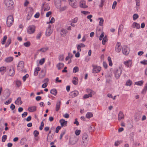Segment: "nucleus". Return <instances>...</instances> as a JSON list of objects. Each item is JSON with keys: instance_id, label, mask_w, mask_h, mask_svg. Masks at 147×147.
Wrapping results in <instances>:
<instances>
[{"instance_id": "nucleus-22", "label": "nucleus", "mask_w": 147, "mask_h": 147, "mask_svg": "<svg viewBox=\"0 0 147 147\" xmlns=\"http://www.w3.org/2000/svg\"><path fill=\"white\" fill-rule=\"evenodd\" d=\"M52 32V30L51 29L47 28L45 32V35L46 36H50Z\"/></svg>"}, {"instance_id": "nucleus-36", "label": "nucleus", "mask_w": 147, "mask_h": 147, "mask_svg": "<svg viewBox=\"0 0 147 147\" xmlns=\"http://www.w3.org/2000/svg\"><path fill=\"white\" fill-rule=\"evenodd\" d=\"M107 59L109 62V65L110 66H111L113 65V63L110 57L108 56Z\"/></svg>"}, {"instance_id": "nucleus-41", "label": "nucleus", "mask_w": 147, "mask_h": 147, "mask_svg": "<svg viewBox=\"0 0 147 147\" xmlns=\"http://www.w3.org/2000/svg\"><path fill=\"white\" fill-rule=\"evenodd\" d=\"M79 70V68L78 67L76 66L74 67L73 69V72L74 73H75L76 72L78 71Z\"/></svg>"}, {"instance_id": "nucleus-43", "label": "nucleus", "mask_w": 147, "mask_h": 147, "mask_svg": "<svg viewBox=\"0 0 147 147\" xmlns=\"http://www.w3.org/2000/svg\"><path fill=\"white\" fill-rule=\"evenodd\" d=\"M7 38V36L6 35L4 36L3 38V41L1 42L2 45H3L5 42Z\"/></svg>"}, {"instance_id": "nucleus-27", "label": "nucleus", "mask_w": 147, "mask_h": 147, "mask_svg": "<svg viewBox=\"0 0 147 147\" xmlns=\"http://www.w3.org/2000/svg\"><path fill=\"white\" fill-rule=\"evenodd\" d=\"M67 32L66 30H65L63 29H62L61 31V35L62 36H65L66 35Z\"/></svg>"}, {"instance_id": "nucleus-61", "label": "nucleus", "mask_w": 147, "mask_h": 147, "mask_svg": "<svg viewBox=\"0 0 147 147\" xmlns=\"http://www.w3.org/2000/svg\"><path fill=\"white\" fill-rule=\"evenodd\" d=\"M12 101V99L11 98H9L7 101H6L5 102V104L6 105H8L11 103Z\"/></svg>"}, {"instance_id": "nucleus-53", "label": "nucleus", "mask_w": 147, "mask_h": 147, "mask_svg": "<svg viewBox=\"0 0 147 147\" xmlns=\"http://www.w3.org/2000/svg\"><path fill=\"white\" fill-rule=\"evenodd\" d=\"M103 65L105 69H107L108 67V65L107 63L105 61H103Z\"/></svg>"}, {"instance_id": "nucleus-15", "label": "nucleus", "mask_w": 147, "mask_h": 147, "mask_svg": "<svg viewBox=\"0 0 147 147\" xmlns=\"http://www.w3.org/2000/svg\"><path fill=\"white\" fill-rule=\"evenodd\" d=\"M80 5L81 7L84 8H86L88 7V6L86 5V1L84 0L80 1Z\"/></svg>"}, {"instance_id": "nucleus-28", "label": "nucleus", "mask_w": 147, "mask_h": 147, "mask_svg": "<svg viewBox=\"0 0 147 147\" xmlns=\"http://www.w3.org/2000/svg\"><path fill=\"white\" fill-rule=\"evenodd\" d=\"M50 93L54 96H56L57 94V90L55 88L52 89L50 91Z\"/></svg>"}, {"instance_id": "nucleus-11", "label": "nucleus", "mask_w": 147, "mask_h": 147, "mask_svg": "<svg viewBox=\"0 0 147 147\" xmlns=\"http://www.w3.org/2000/svg\"><path fill=\"white\" fill-rule=\"evenodd\" d=\"M121 49V43L120 42H117L115 48V50L116 51L117 53H119L120 52Z\"/></svg>"}, {"instance_id": "nucleus-55", "label": "nucleus", "mask_w": 147, "mask_h": 147, "mask_svg": "<svg viewBox=\"0 0 147 147\" xmlns=\"http://www.w3.org/2000/svg\"><path fill=\"white\" fill-rule=\"evenodd\" d=\"M80 130H76L75 131V134L77 136L79 135L80 134Z\"/></svg>"}, {"instance_id": "nucleus-25", "label": "nucleus", "mask_w": 147, "mask_h": 147, "mask_svg": "<svg viewBox=\"0 0 147 147\" xmlns=\"http://www.w3.org/2000/svg\"><path fill=\"white\" fill-rule=\"evenodd\" d=\"M13 58L12 57H9L6 58L5 59V61L6 63H9L13 60Z\"/></svg>"}, {"instance_id": "nucleus-40", "label": "nucleus", "mask_w": 147, "mask_h": 147, "mask_svg": "<svg viewBox=\"0 0 147 147\" xmlns=\"http://www.w3.org/2000/svg\"><path fill=\"white\" fill-rule=\"evenodd\" d=\"M31 43L30 41H27L24 43V45L26 47H29L30 46Z\"/></svg>"}, {"instance_id": "nucleus-12", "label": "nucleus", "mask_w": 147, "mask_h": 147, "mask_svg": "<svg viewBox=\"0 0 147 147\" xmlns=\"http://www.w3.org/2000/svg\"><path fill=\"white\" fill-rule=\"evenodd\" d=\"M42 9L44 8L45 11H47L50 10V7L48 3H44L42 5Z\"/></svg>"}, {"instance_id": "nucleus-54", "label": "nucleus", "mask_w": 147, "mask_h": 147, "mask_svg": "<svg viewBox=\"0 0 147 147\" xmlns=\"http://www.w3.org/2000/svg\"><path fill=\"white\" fill-rule=\"evenodd\" d=\"M16 84L17 86L19 87L21 85V81H17L16 82Z\"/></svg>"}, {"instance_id": "nucleus-7", "label": "nucleus", "mask_w": 147, "mask_h": 147, "mask_svg": "<svg viewBox=\"0 0 147 147\" xmlns=\"http://www.w3.org/2000/svg\"><path fill=\"white\" fill-rule=\"evenodd\" d=\"M35 30V27L34 25L29 26L27 29V32L29 34L33 33Z\"/></svg>"}, {"instance_id": "nucleus-45", "label": "nucleus", "mask_w": 147, "mask_h": 147, "mask_svg": "<svg viewBox=\"0 0 147 147\" xmlns=\"http://www.w3.org/2000/svg\"><path fill=\"white\" fill-rule=\"evenodd\" d=\"M26 140H27L26 138H23L21 140L20 143L21 144H24L26 143Z\"/></svg>"}, {"instance_id": "nucleus-50", "label": "nucleus", "mask_w": 147, "mask_h": 147, "mask_svg": "<svg viewBox=\"0 0 147 147\" xmlns=\"http://www.w3.org/2000/svg\"><path fill=\"white\" fill-rule=\"evenodd\" d=\"M7 136L6 135H3L2 138V141L3 142H5L7 139Z\"/></svg>"}, {"instance_id": "nucleus-5", "label": "nucleus", "mask_w": 147, "mask_h": 147, "mask_svg": "<svg viewBox=\"0 0 147 147\" xmlns=\"http://www.w3.org/2000/svg\"><path fill=\"white\" fill-rule=\"evenodd\" d=\"M13 18L12 16L10 15L7 18V27L11 26L13 22Z\"/></svg>"}, {"instance_id": "nucleus-33", "label": "nucleus", "mask_w": 147, "mask_h": 147, "mask_svg": "<svg viewBox=\"0 0 147 147\" xmlns=\"http://www.w3.org/2000/svg\"><path fill=\"white\" fill-rule=\"evenodd\" d=\"M132 84V81L130 79L127 80L125 84V85L126 86H130Z\"/></svg>"}, {"instance_id": "nucleus-37", "label": "nucleus", "mask_w": 147, "mask_h": 147, "mask_svg": "<svg viewBox=\"0 0 147 147\" xmlns=\"http://www.w3.org/2000/svg\"><path fill=\"white\" fill-rule=\"evenodd\" d=\"M99 20H100L99 22V25L100 26H102L103 25L104 22V20L102 18H99Z\"/></svg>"}, {"instance_id": "nucleus-60", "label": "nucleus", "mask_w": 147, "mask_h": 147, "mask_svg": "<svg viewBox=\"0 0 147 147\" xmlns=\"http://www.w3.org/2000/svg\"><path fill=\"white\" fill-rule=\"evenodd\" d=\"M94 126H90L89 128V130L90 132L94 131Z\"/></svg>"}, {"instance_id": "nucleus-3", "label": "nucleus", "mask_w": 147, "mask_h": 147, "mask_svg": "<svg viewBox=\"0 0 147 147\" xmlns=\"http://www.w3.org/2000/svg\"><path fill=\"white\" fill-rule=\"evenodd\" d=\"M26 11H27V13L26 20H30L33 13V9L31 7H27L26 9Z\"/></svg>"}, {"instance_id": "nucleus-6", "label": "nucleus", "mask_w": 147, "mask_h": 147, "mask_svg": "<svg viewBox=\"0 0 147 147\" xmlns=\"http://www.w3.org/2000/svg\"><path fill=\"white\" fill-rule=\"evenodd\" d=\"M92 66L93 68L92 69L93 73L95 74L98 73L101 70V68L100 66L92 65Z\"/></svg>"}, {"instance_id": "nucleus-18", "label": "nucleus", "mask_w": 147, "mask_h": 147, "mask_svg": "<svg viewBox=\"0 0 147 147\" xmlns=\"http://www.w3.org/2000/svg\"><path fill=\"white\" fill-rule=\"evenodd\" d=\"M28 110L30 112L35 111L36 110V107L35 106H32L29 107L28 108Z\"/></svg>"}, {"instance_id": "nucleus-16", "label": "nucleus", "mask_w": 147, "mask_h": 147, "mask_svg": "<svg viewBox=\"0 0 147 147\" xmlns=\"http://www.w3.org/2000/svg\"><path fill=\"white\" fill-rule=\"evenodd\" d=\"M123 63L127 67H128L131 66V60H129L128 61H125L123 62Z\"/></svg>"}, {"instance_id": "nucleus-46", "label": "nucleus", "mask_w": 147, "mask_h": 147, "mask_svg": "<svg viewBox=\"0 0 147 147\" xmlns=\"http://www.w3.org/2000/svg\"><path fill=\"white\" fill-rule=\"evenodd\" d=\"M45 59L44 58H43L40 59L39 62V64L40 65H42L45 62Z\"/></svg>"}, {"instance_id": "nucleus-56", "label": "nucleus", "mask_w": 147, "mask_h": 147, "mask_svg": "<svg viewBox=\"0 0 147 147\" xmlns=\"http://www.w3.org/2000/svg\"><path fill=\"white\" fill-rule=\"evenodd\" d=\"M117 4V3L116 1H115L113 2L112 6V9H114L115 8Z\"/></svg>"}, {"instance_id": "nucleus-8", "label": "nucleus", "mask_w": 147, "mask_h": 147, "mask_svg": "<svg viewBox=\"0 0 147 147\" xmlns=\"http://www.w3.org/2000/svg\"><path fill=\"white\" fill-rule=\"evenodd\" d=\"M24 66V62L21 61L19 62L17 66V69L18 71H22Z\"/></svg>"}, {"instance_id": "nucleus-13", "label": "nucleus", "mask_w": 147, "mask_h": 147, "mask_svg": "<svg viewBox=\"0 0 147 147\" xmlns=\"http://www.w3.org/2000/svg\"><path fill=\"white\" fill-rule=\"evenodd\" d=\"M59 123H60L61 127H65L67 126V121H65L64 119H61L59 121Z\"/></svg>"}, {"instance_id": "nucleus-29", "label": "nucleus", "mask_w": 147, "mask_h": 147, "mask_svg": "<svg viewBox=\"0 0 147 147\" xmlns=\"http://www.w3.org/2000/svg\"><path fill=\"white\" fill-rule=\"evenodd\" d=\"M93 116V114L91 112H88L86 115V117L88 119H90Z\"/></svg>"}, {"instance_id": "nucleus-21", "label": "nucleus", "mask_w": 147, "mask_h": 147, "mask_svg": "<svg viewBox=\"0 0 147 147\" xmlns=\"http://www.w3.org/2000/svg\"><path fill=\"white\" fill-rule=\"evenodd\" d=\"M23 102L21 100V98L20 97H18L15 102V103L16 105H21Z\"/></svg>"}, {"instance_id": "nucleus-52", "label": "nucleus", "mask_w": 147, "mask_h": 147, "mask_svg": "<svg viewBox=\"0 0 147 147\" xmlns=\"http://www.w3.org/2000/svg\"><path fill=\"white\" fill-rule=\"evenodd\" d=\"M55 19L54 17H52L50 21L49 22H47V24H49V23L52 24L55 22Z\"/></svg>"}, {"instance_id": "nucleus-14", "label": "nucleus", "mask_w": 147, "mask_h": 147, "mask_svg": "<svg viewBox=\"0 0 147 147\" xmlns=\"http://www.w3.org/2000/svg\"><path fill=\"white\" fill-rule=\"evenodd\" d=\"M122 52L123 54L125 55H127L129 53V51H128V48L126 46H123L122 48Z\"/></svg>"}, {"instance_id": "nucleus-49", "label": "nucleus", "mask_w": 147, "mask_h": 147, "mask_svg": "<svg viewBox=\"0 0 147 147\" xmlns=\"http://www.w3.org/2000/svg\"><path fill=\"white\" fill-rule=\"evenodd\" d=\"M43 121H44V120H43V121L41 122V124H40V125L39 127V129L40 130H42V129L43 128L44 126V122H43Z\"/></svg>"}, {"instance_id": "nucleus-24", "label": "nucleus", "mask_w": 147, "mask_h": 147, "mask_svg": "<svg viewBox=\"0 0 147 147\" xmlns=\"http://www.w3.org/2000/svg\"><path fill=\"white\" fill-rule=\"evenodd\" d=\"M6 71V68L5 67L2 66L0 67V72L2 74H3Z\"/></svg>"}, {"instance_id": "nucleus-2", "label": "nucleus", "mask_w": 147, "mask_h": 147, "mask_svg": "<svg viewBox=\"0 0 147 147\" xmlns=\"http://www.w3.org/2000/svg\"><path fill=\"white\" fill-rule=\"evenodd\" d=\"M6 5V8L8 10L13 9L14 7V3L12 0H5L4 1Z\"/></svg>"}, {"instance_id": "nucleus-1", "label": "nucleus", "mask_w": 147, "mask_h": 147, "mask_svg": "<svg viewBox=\"0 0 147 147\" xmlns=\"http://www.w3.org/2000/svg\"><path fill=\"white\" fill-rule=\"evenodd\" d=\"M110 70L111 71V72L114 74L115 76L116 79L119 78L120 76L122 74V70L120 67L119 68H116L113 69L111 68Z\"/></svg>"}, {"instance_id": "nucleus-32", "label": "nucleus", "mask_w": 147, "mask_h": 147, "mask_svg": "<svg viewBox=\"0 0 147 147\" xmlns=\"http://www.w3.org/2000/svg\"><path fill=\"white\" fill-rule=\"evenodd\" d=\"M49 49V48L48 47H43L42 48L40 49L38 51H41L42 52L44 53L48 50Z\"/></svg>"}, {"instance_id": "nucleus-59", "label": "nucleus", "mask_w": 147, "mask_h": 147, "mask_svg": "<svg viewBox=\"0 0 147 147\" xmlns=\"http://www.w3.org/2000/svg\"><path fill=\"white\" fill-rule=\"evenodd\" d=\"M140 63L143 65H147V60H144L142 61H141Z\"/></svg>"}, {"instance_id": "nucleus-23", "label": "nucleus", "mask_w": 147, "mask_h": 147, "mask_svg": "<svg viewBox=\"0 0 147 147\" xmlns=\"http://www.w3.org/2000/svg\"><path fill=\"white\" fill-rule=\"evenodd\" d=\"M131 26L134 28H135L137 29H139L140 28V24L136 22H134L132 24Z\"/></svg>"}, {"instance_id": "nucleus-10", "label": "nucleus", "mask_w": 147, "mask_h": 147, "mask_svg": "<svg viewBox=\"0 0 147 147\" xmlns=\"http://www.w3.org/2000/svg\"><path fill=\"white\" fill-rule=\"evenodd\" d=\"M79 94V92L78 91L74 90L71 92L69 94V98H73L77 96Z\"/></svg>"}, {"instance_id": "nucleus-31", "label": "nucleus", "mask_w": 147, "mask_h": 147, "mask_svg": "<svg viewBox=\"0 0 147 147\" xmlns=\"http://www.w3.org/2000/svg\"><path fill=\"white\" fill-rule=\"evenodd\" d=\"M11 38H9L8 39L5 45V47L6 48L7 47H8L9 46L10 44L11 43Z\"/></svg>"}, {"instance_id": "nucleus-58", "label": "nucleus", "mask_w": 147, "mask_h": 147, "mask_svg": "<svg viewBox=\"0 0 147 147\" xmlns=\"http://www.w3.org/2000/svg\"><path fill=\"white\" fill-rule=\"evenodd\" d=\"M104 35L105 33L104 32H102L101 33V34L100 35L99 37V39L100 40H101L102 39L104 36Z\"/></svg>"}, {"instance_id": "nucleus-63", "label": "nucleus", "mask_w": 147, "mask_h": 147, "mask_svg": "<svg viewBox=\"0 0 147 147\" xmlns=\"http://www.w3.org/2000/svg\"><path fill=\"white\" fill-rule=\"evenodd\" d=\"M134 135V133L133 132H132L130 134L129 138H130V140H131V139L133 140Z\"/></svg>"}, {"instance_id": "nucleus-51", "label": "nucleus", "mask_w": 147, "mask_h": 147, "mask_svg": "<svg viewBox=\"0 0 147 147\" xmlns=\"http://www.w3.org/2000/svg\"><path fill=\"white\" fill-rule=\"evenodd\" d=\"M29 77V75L28 74H26L25 76H23L22 78V79L24 82H25L26 80V78H28Z\"/></svg>"}, {"instance_id": "nucleus-42", "label": "nucleus", "mask_w": 147, "mask_h": 147, "mask_svg": "<svg viewBox=\"0 0 147 147\" xmlns=\"http://www.w3.org/2000/svg\"><path fill=\"white\" fill-rule=\"evenodd\" d=\"M53 138V136L52 135V134L51 135L49 136L48 137H47V140L48 142H50L51 140Z\"/></svg>"}, {"instance_id": "nucleus-35", "label": "nucleus", "mask_w": 147, "mask_h": 147, "mask_svg": "<svg viewBox=\"0 0 147 147\" xmlns=\"http://www.w3.org/2000/svg\"><path fill=\"white\" fill-rule=\"evenodd\" d=\"M144 82L143 80L135 82V84L138 86H142Z\"/></svg>"}, {"instance_id": "nucleus-47", "label": "nucleus", "mask_w": 147, "mask_h": 147, "mask_svg": "<svg viewBox=\"0 0 147 147\" xmlns=\"http://www.w3.org/2000/svg\"><path fill=\"white\" fill-rule=\"evenodd\" d=\"M39 132L38 131L35 130L33 132V134L35 137H37L39 135Z\"/></svg>"}, {"instance_id": "nucleus-57", "label": "nucleus", "mask_w": 147, "mask_h": 147, "mask_svg": "<svg viewBox=\"0 0 147 147\" xmlns=\"http://www.w3.org/2000/svg\"><path fill=\"white\" fill-rule=\"evenodd\" d=\"M42 33L40 32L37 35L36 37V38L37 39H39L41 36Z\"/></svg>"}, {"instance_id": "nucleus-39", "label": "nucleus", "mask_w": 147, "mask_h": 147, "mask_svg": "<svg viewBox=\"0 0 147 147\" xmlns=\"http://www.w3.org/2000/svg\"><path fill=\"white\" fill-rule=\"evenodd\" d=\"M138 15L136 13L134 14L133 16V20H135L139 18Z\"/></svg>"}, {"instance_id": "nucleus-17", "label": "nucleus", "mask_w": 147, "mask_h": 147, "mask_svg": "<svg viewBox=\"0 0 147 147\" xmlns=\"http://www.w3.org/2000/svg\"><path fill=\"white\" fill-rule=\"evenodd\" d=\"M61 104V101L59 100H58L56 104L55 108V111H58L59 110Z\"/></svg>"}, {"instance_id": "nucleus-44", "label": "nucleus", "mask_w": 147, "mask_h": 147, "mask_svg": "<svg viewBox=\"0 0 147 147\" xmlns=\"http://www.w3.org/2000/svg\"><path fill=\"white\" fill-rule=\"evenodd\" d=\"M86 92L88 93H95V92L92 90H91L90 89L87 88L86 90Z\"/></svg>"}, {"instance_id": "nucleus-19", "label": "nucleus", "mask_w": 147, "mask_h": 147, "mask_svg": "<svg viewBox=\"0 0 147 147\" xmlns=\"http://www.w3.org/2000/svg\"><path fill=\"white\" fill-rule=\"evenodd\" d=\"M124 118L123 114L121 111H120L118 115V120L119 121H121Z\"/></svg>"}, {"instance_id": "nucleus-9", "label": "nucleus", "mask_w": 147, "mask_h": 147, "mask_svg": "<svg viewBox=\"0 0 147 147\" xmlns=\"http://www.w3.org/2000/svg\"><path fill=\"white\" fill-rule=\"evenodd\" d=\"M78 139L76 137H73L69 138V144L73 145L76 143L78 142Z\"/></svg>"}, {"instance_id": "nucleus-4", "label": "nucleus", "mask_w": 147, "mask_h": 147, "mask_svg": "<svg viewBox=\"0 0 147 147\" xmlns=\"http://www.w3.org/2000/svg\"><path fill=\"white\" fill-rule=\"evenodd\" d=\"M88 136L87 134L84 133L82 136V144L86 146H87L88 142Z\"/></svg>"}, {"instance_id": "nucleus-34", "label": "nucleus", "mask_w": 147, "mask_h": 147, "mask_svg": "<svg viewBox=\"0 0 147 147\" xmlns=\"http://www.w3.org/2000/svg\"><path fill=\"white\" fill-rule=\"evenodd\" d=\"M123 28V25H122V24H121L119 26L118 28V34H119L120 32H122Z\"/></svg>"}, {"instance_id": "nucleus-48", "label": "nucleus", "mask_w": 147, "mask_h": 147, "mask_svg": "<svg viewBox=\"0 0 147 147\" xmlns=\"http://www.w3.org/2000/svg\"><path fill=\"white\" fill-rule=\"evenodd\" d=\"M147 90V87L145 86L144 87V89H143L142 91L141 92V93L143 94H145Z\"/></svg>"}, {"instance_id": "nucleus-38", "label": "nucleus", "mask_w": 147, "mask_h": 147, "mask_svg": "<svg viewBox=\"0 0 147 147\" xmlns=\"http://www.w3.org/2000/svg\"><path fill=\"white\" fill-rule=\"evenodd\" d=\"M123 141L122 140H119L115 142V145L116 146H117L120 144L122 143Z\"/></svg>"}, {"instance_id": "nucleus-20", "label": "nucleus", "mask_w": 147, "mask_h": 147, "mask_svg": "<svg viewBox=\"0 0 147 147\" xmlns=\"http://www.w3.org/2000/svg\"><path fill=\"white\" fill-rule=\"evenodd\" d=\"M9 75L11 76H13L15 74V71L14 68L12 67V70L11 69H10L9 70Z\"/></svg>"}, {"instance_id": "nucleus-62", "label": "nucleus", "mask_w": 147, "mask_h": 147, "mask_svg": "<svg viewBox=\"0 0 147 147\" xmlns=\"http://www.w3.org/2000/svg\"><path fill=\"white\" fill-rule=\"evenodd\" d=\"M108 40V39H105L103 38L102 41V44L103 45H105L106 42H107Z\"/></svg>"}, {"instance_id": "nucleus-30", "label": "nucleus", "mask_w": 147, "mask_h": 147, "mask_svg": "<svg viewBox=\"0 0 147 147\" xmlns=\"http://www.w3.org/2000/svg\"><path fill=\"white\" fill-rule=\"evenodd\" d=\"M64 65L63 63H59L57 65V67L58 70H60L61 68L64 66Z\"/></svg>"}, {"instance_id": "nucleus-64", "label": "nucleus", "mask_w": 147, "mask_h": 147, "mask_svg": "<svg viewBox=\"0 0 147 147\" xmlns=\"http://www.w3.org/2000/svg\"><path fill=\"white\" fill-rule=\"evenodd\" d=\"M28 115V113L26 112H24L22 115V118L26 117Z\"/></svg>"}, {"instance_id": "nucleus-26", "label": "nucleus", "mask_w": 147, "mask_h": 147, "mask_svg": "<svg viewBox=\"0 0 147 147\" xmlns=\"http://www.w3.org/2000/svg\"><path fill=\"white\" fill-rule=\"evenodd\" d=\"M70 5L73 8H76L78 7L76 1L73 2V3H69Z\"/></svg>"}]
</instances>
